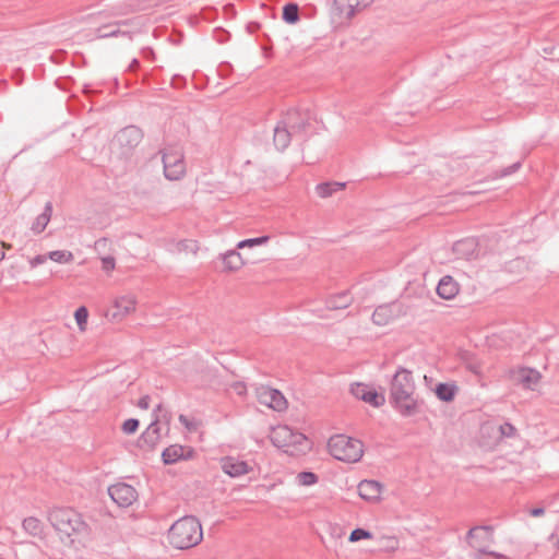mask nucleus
<instances>
[{
    "label": "nucleus",
    "mask_w": 559,
    "mask_h": 559,
    "mask_svg": "<svg viewBox=\"0 0 559 559\" xmlns=\"http://www.w3.org/2000/svg\"><path fill=\"white\" fill-rule=\"evenodd\" d=\"M415 381L409 370L399 368L390 384V403L403 416L411 417L419 412V401L415 397Z\"/></svg>",
    "instance_id": "obj_1"
},
{
    "label": "nucleus",
    "mask_w": 559,
    "mask_h": 559,
    "mask_svg": "<svg viewBox=\"0 0 559 559\" xmlns=\"http://www.w3.org/2000/svg\"><path fill=\"white\" fill-rule=\"evenodd\" d=\"M48 520L63 544L71 545L76 538L87 533V524L82 520L81 514L71 508L52 509Z\"/></svg>",
    "instance_id": "obj_2"
},
{
    "label": "nucleus",
    "mask_w": 559,
    "mask_h": 559,
    "mask_svg": "<svg viewBox=\"0 0 559 559\" xmlns=\"http://www.w3.org/2000/svg\"><path fill=\"white\" fill-rule=\"evenodd\" d=\"M330 454L342 462L356 463L362 454V442L345 435H335L329 439Z\"/></svg>",
    "instance_id": "obj_3"
},
{
    "label": "nucleus",
    "mask_w": 559,
    "mask_h": 559,
    "mask_svg": "<svg viewBox=\"0 0 559 559\" xmlns=\"http://www.w3.org/2000/svg\"><path fill=\"white\" fill-rule=\"evenodd\" d=\"M143 140V132L136 126H127L119 130L111 141V152L120 159H129Z\"/></svg>",
    "instance_id": "obj_4"
},
{
    "label": "nucleus",
    "mask_w": 559,
    "mask_h": 559,
    "mask_svg": "<svg viewBox=\"0 0 559 559\" xmlns=\"http://www.w3.org/2000/svg\"><path fill=\"white\" fill-rule=\"evenodd\" d=\"M203 532L200 521L193 515L177 520V549H189L201 543Z\"/></svg>",
    "instance_id": "obj_5"
},
{
    "label": "nucleus",
    "mask_w": 559,
    "mask_h": 559,
    "mask_svg": "<svg viewBox=\"0 0 559 559\" xmlns=\"http://www.w3.org/2000/svg\"><path fill=\"white\" fill-rule=\"evenodd\" d=\"M311 119L312 115L308 109L292 108L285 112L281 120L295 135V139L305 142L311 128Z\"/></svg>",
    "instance_id": "obj_6"
},
{
    "label": "nucleus",
    "mask_w": 559,
    "mask_h": 559,
    "mask_svg": "<svg viewBox=\"0 0 559 559\" xmlns=\"http://www.w3.org/2000/svg\"><path fill=\"white\" fill-rule=\"evenodd\" d=\"M170 414H168L162 404L154 409V420L150 424L140 437V442L153 445L160 438L162 433L170 431Z\"/></svg>",
    "instance_id": "obj_7"
},
{
    "label": "nucleus",
    "mask_w": 559,
    "mask_h": 559,
    "mask_svg": "<svg viewBox=\"0 0 559 559\" xmlns=\"http://www.w3.org/2000/svg\"><path fill=\"white\" fill-rule=\"evenodd\" d=\"M271 442L277 448L301 444L306 437L304 433L294 431L286 425H280L272 429L270 435Z\"/></svg>",
    "instance_id": "obj_8"
},
{
    "label": "nucleus",
    "mask_w": 559,
    "mask_h": 559,
    "mask_svg": "<svg viewBox=\"0 0 559 559\" xmlns=\"http://www.w3.org/2000/svg\"><path fill=\"white\" fill-rule=\"evenodd\" d=\"M108 495L120 508H128L138 499L135 488L127 483H117L109 486Z\"/></svg>",
    "instance_id": "obj_9"
},
{
    "label": "nucleus",
    "mask_w": 559,
    "mask_h": 559,
    "mask_svg": "<svg viewBox=\"0 0 559 559\" xmlns=\"http://www.w3.org/2000/svg\"><path fill=\"white\" fill-rule=\"evenodd\" d=\"M403 314H405L403 305L399 301H394L377 307L371 319L374 324L384 326Z\"/></svg>",
    "instance_id": "obj_10"
},
{
    "label": "nucleus",
    "mask_w": 559,
    "mask_h": 559,
    "mask_svg": "<svg viewBox=\"0 0 559 559\" xmlns=\"http://www.w3.org/2000/svg\"><path fill=\"white\" fill-rule=\"evenodd\" d=\"M257 396L261 404L276 411L283 412L287 408V401L281 391L270 386L257 389Z\"/></svg>",
    "instance_id": "obj_11"
},
{
    "label": "nucleus",
    "mask_w": 559,
    "mask_h": 559,
    "mask_svg": "<svg viewBox=\"0 0 559 559\" xmlns=\"http://www.w3.org/2000/svg\"><path fill=\"white\" fill-rule=\"evenodd\" d=\"M135 309V300L132 296H121L115 299L114 305L106 311V318L119 321Z\"/></svg>",
    "instance_id": "obj_12"
},
{
    "label": "nucleus",
    "mask_w": 559,
    "mask_h": 559,
    "mask_svg": "<svg viewBox=\"0 0 559 559\" xmlns=\"http://www.w3.org/2000/svg\"><path fill=\"white\" fill-rule=\"evenodd\" d=\"M350 393L358 400H361L374 407H380L384 404L385 397L383 394L378 393L369 385L364 383H355L350 386Z\"/></svg>",
    "instance_id": "obj_13"
},
{
    "label": "nucleus",
    "mask_w": 559,
    "mask_h": 559,
    "mask_svg": "<svg viewBox=\"0 0 559 559\" xmlns=\"http://www.w3.org/2000/svg\"><path fill=\"white\" fill-rule=\"evenodd\" d=\"M372 2L373 0H334V9L341 19L350 20Z\"/></svg>",
    "instance_id": "obj_14"
},
{
    "label": "nucleus",
    "mask_w": 559,
    "mask_h": 559,
    "mask_svg": "<svg viewBox=\"0 0 559 559\" xmlns=\"http://www.w3.org/2000/svg\"><path fill=\"white\" fill-rule=\"evenodd\" d=\"M511 378L516 384L522 385L524 389L534 390L539 383L542 374L536 369L523 367L513 370Z\"/></svg>",
    "instance_id": "obj_15"
},
{
    "label": "nucleus",
    "mask_w": 559,
    "mask_h": 559,
    "mask_svg": "<svg viewBox=\"0 0 559 559\" xmlns=\"http://www.w3.org/2000/svg\"><path fill=\"white\" fill-rule=\"evenodd\" d=\"M382 488V484L377 480L364 479L358 484V495L368 502H377L380 500Z\"/></svg>",
    "instance_id": "obj_16"
},
{
    "label": "nucleus",
    "mask_w": 559,
    "mask_h": 559,
    "mask_svg": "<svg viewBox=\"0 0 559 559\" xmlns=\"http://www.w3.org/2000/svg\"><path fill=\"white\" fill-rule=\"evenodd\" d=\"M221 467L223 472L229 475L230 477H239L245 474H248L251 471L247 462L240 461L233 456L223 457L221 460Z\"/></svg>",
    "instance_id": "obj_17"
},
{
    "label": "nucleus",
    "mask_w": 559,
    "mask_h": 559,
    "mask_svg": "<svg viewBox=\"0 0 559 559\" xmlns=\"http://www.w3.org/2000/svg\"><path fill=\"white\" fill-rule=\"evenodd\" d=\"M293 139H295V135L283 123V121L280 120L274 128L273 142L275 147L283 152L289 146Z\"/></svg>",
    "instance_id": "obj_18"
},
{
    "label": "nucleus",
    "mask_w": 559,
    "mask_h": 559,
    "mask_svg": "<svg viewBox=\"0 0 559 559\" xmlns=\"http://www.w3.org/2000/svg\"><path fill=\"white\" fill-rule=\"evenodd\" d=\"M129 24L128 20L119 21L116 23H110L103 25L95 31V36L97 38H109V37H118V36H128L130 37V33L128 31H122L120 27Z\"/></svg>",
    "instance_id": "obj_19"
},
{
    "label": "nucleus",
    "mask_w": 559,
    "mask_h": 559,
    "mask_svg": "<svg viewBox=\"0 0 559 559\" xmlns=\"http://www.w3.org/2000/svg\"><path fill=\"white\" fill-rule=\"evenodd\" d=\"M477 251V242L474 238H465L454 242L453 252L462 259L469 260L475 257Z\"/></svg>",
    "instance_id": "obj_20"
},
{
    "label": "nucleus",
    "mask_w": 559,
    "mask_h": 559,
    "mask_svg": "<svg viewBox=\"0 0 559 559\" xmlns=\"http://www.w3.org/2000/svg\"><path fill=\"white\" fill-rule=\"evenodd\" d=\"M459 293V284L450 275L443 276L437 286V294L442 299L450 300Z\"/></svg>",
    "instance_id": "obj_21"
},
{
    "label": "nucleus",
    "mask_w": 559,
    "mask_h": 559,
    "mask_svg": "<svg viewBox=\"0 0 559 559\" xmlns=\"http://www.w3.org/2000/svg\"><path fill=\"white\" fill-rule=\"evenodd\" d=\"M223 263L226 271H238L245 264L241 254L237 250H229L222 254Z\"/></svg>",
    "instance_id": "obj_22"
},
{
    "label": "nucleus",
    "mask_w": 559,
    "mask_h": 559,
    "mask_svg": "<svg viewBox=\"0 0 559 559\" xmlns=\"http://www.w3.org/2000/svg\"><path fill=\"white\" fill-rule=\"evenodd\" d=\"M24 532L33 537H41L44 533V524L35 516L25 518L22 522Z\"/></svg>",
    "instance_id": "obj_23"
},
{
    "label": "nucleus",
    "mask_w": 559,
    "mask_h": 559,
    "mask_svg": "<svg viewBox=\"0 0 559 559\" xmlns=\"http://www.w3.org/2000/svg\"><path fill=\"white\" fill-rule=\"evenodd\" d=\"M52 213V204L51 202H47L45 204L44 211L39 214L35 222L32 225V230L36 234L41 233L46 226L48 225Z\"/></svg>",
    "instance_id": "obj_24"
},
{
    "label": "nucleus",
    "mask_w": 559,
    "mask_h": 559,
    "mask_svg": "<svg viewBox=\"0 0 559 559\" xmlns=\"http://www.w3.org/2000/svg\"><path fill=\"white\" fill-rule=\"evenodd\" d=\"M435 392L440 401L451 402L455 397L457 386L454 383H439L437 384Z\"/></svg>",
    "instance_id": "obj_25"
},
{
    "label": "nucleus",
    "mask_w": 559,
    "mask_h": 559,
    "mask_svg": "<svg viewBox=\"0 0 559 559\" xmlns=\"http://www.w3.org/2000/svg\"><path fill=\"white\" fill-rule=\"evenodd\" d=\"M484 528H480V533H477L476 536V547L479 551V548H486L489 544L493 542V527L491 525H481Z\"/></svg>",
    "instance_id": "obj_26"
},
{
    "label": "nucleus",
    "mask_w": 559,
    "mask_h": 559,
    "mask_svg": "<svg viewBox=\"0 0 559 559\" xmlns=\"http://www.w3.org/2000/svg\"><path fill=\"white\" fill-rule=\"evenodd\" d=\"M344 188H345V182L331 181V182H322V183L317 185L316 191L319 197L329 198L334 192L340 191Z\"/></svg>",
    "instance_id": "obj_27"
},
{
    "label": "nucleus",
    "mask_w": 559,
    "mask_h": 559,
    "mask_svg": "<svg viewBox=\"0 0 559 559\" xmlns=\"http://www.w3.org/2000/svg\"><path fill=\"white\" fill-rule=\"evenodd\" d=\"M352 302V298L347 293H341L338 295L332 296L328 300V307L330 309H345Z\"/></svg>",
    "instance_id": "obj_28"
},
{
    "label": "nucleus",
    "mask_w": 559,
    "mask_h": 559,
    "mask_svg": "<svg viewBox=\"0 0 559 559\" xmlns=\"http://www.w3.org/2000/svg\"><path fill=\"white\" fill-rule=\"evenodd\" d=\"M299 7L296 3H287L283 8V20L288 24H295L299 21Z\"/></svg>",
    "instance_id": "obj_29"
},
{
    "label": "nucleus",
    "mask_w": 559,
    "mask_h": 559,
    "mask_svg": "<svg viewBox=\"0 0 559 559\" xmlns=\"http://www.w3.org/2000/svg\"><path fill=\"white\" fill-rule=\"evenodd\" d=\"M178 419L185 426L186 430L190 433L199 432L202 425L201 420L194 417H188L182 414L178 416Z\"/></svg>",
    "instance_id": "obj_30"
},
{
    "label": "nucleus",
    "mask_w": 559,
    "mask_h": 559,
    "mask_svg": "<svg viewBox=\"0 0 559 559\" xmlns=\"http://www.w3.org/2000/svg\"><path fill=\"white\" fill-rule=\"evenodd\" d=\"M48 259L58 263H69L73 260V254L67 250H55L48 253Z\"/></svg>",
    "instance_id": "obj_31"
},
{
    "label": "nucleus",
    "mask_w": 559,
    "mask_h": 559,
    "mask_svg": "<svg viewBox=\"0 0 559 559\" xmlns=\"http://www.w3.org/2000/svg\"><path fill=\"white\" fill-rule=\"evenodd\" d=\"M297 481L302 486H311L318 483V476L312 472H300L297 474Z\"/></svg>",
    "instance_id": "obj_32"
},
{
    "label": "nucleus",
    "mask_w": 559,
    "mask_h": 559,
    "mask_svg": "<svg viewBox=\"0 0 559 559\" xmlns=\"http://www.w3.org/2000/svg\"><path fill=\"white\" fill-rule=\"evenodd\" d=\"M74 318H75V321H76L80 330L84 331L85 325L87 323V318H88V311H87L86 307H84V306L79 307L74 312Z\"/></svg>",
    "instance_id": "obj_33"
},
{
    "label": "nucleus",
    "mask_w": 559,
    "mask_h": 559,
    "mask_svg": "<svg viewBox=\"0 0 559 559\" xmlns=\"http://www.w3.org/2000/svg\"><path fill=\"white\" fill-rule=\"evenodd\" d=\"M269 239H270L269 236H261V237H257V238L245 239V240H241L238 242L237 248L242 249L245 247H253V246L264 245L269 241Z\"/></svg>",
    "instance_id": "obj_34"
},
{
    "label": "nucleus",
    "mask_w": 559,
    "mask_h": 559,
    "mask_svg": "<svg viewBox=\"0 0 559 559\" xmlns=\"http://www.w3.org/2000/svg\"><path fill=\"white\" fill-rule=\"evenodd\" d=\"M372 538V534L371 532L365 530V528H355L352 531L349 537H348V540L350 543H356V542H359L361 539H370Z\"/></svg>",
    "instance_id": "obj_35"
},
{
    "label": "nucleus",
    "mask_w": 559,
    "mask_h": 559,
    "mask_svg": "<svg viewBox=\"0 0 559 559\" xmlns=\"http://www.w3.org/2000/svg\"><path fill=\"white\" fill-rule=\"evenodd\" d=\"M194 455L195 451L193 448L177 444V462L180 460H192Z\"/></svg>",
    "instance_id": "obj_36"
},
{
    "label": "nucleus",
    "mask_w": 559,
    "mask_h": 559,
    "mask_svg": "<svg viewBox=\"0 0 559 559\" xmlns=\"http://www.w3.org/2000/svg\"><path fill=\"white\" fill-rule=\"evenodd\" d=\"M140 421L136 418H129L122 424V431L126 435L134 433L139 428Z\"/></svg>",
    "instance_id": "obj_37"
},
{
    "label": "nucleus",
    "mask_w": 559,
    "mask_h": 559,
    "mask_svg": "<svg viewBox=\"0 0 559 559\" xmlns=\"http://www.w3.org/2000/svg\"><path fill=\"white\" fill-rule=\"evenodd\" d=\"M162 162L164 164L165 177L168 180L174 181L175 180V165H171L167 162V155L165 153H163V155H162Z\"/></svg>",
    "instance_id": "obj_38"
},
{
    "label": "nucleus",
    "mask_w": 559,
    "mask_h": 559,
    "mask_svg": "<svg viewBox=\"0 0 559 559\" xmlns=\"http://www.w3.org/2000/svg\"><path fill=\"white\" fill-rule=\"evenodd\" d=\"M499 431L501 436L506 438H513L516 436V428L510 423L500 425Z\"/></svg>",
    "instance_id": "obj_39"
},
{
    "label": "nucleus",
    "mask_w": 559,
    "mask_h": 559,
    "mask_svg": "<svg viewBox=\"0 0 559 559\" xmlns=\"http://www.w3.org/2000/svg\"><path fill=\"white\" fill-rule=\"evenodd\" d=\"M480 528H484V527H483V526H480V525L474 526V527H472V528L467 532V534H466V536H465L466 543H467L472 548L476 547V543H475V540H476L477 533H480Z\"/></svg>",
    "instance_id": "obj_40"
},
{
    "label": "nucleus",
    "mask_w": 559,
    "mask_h": 559,
    "mask_svg": "<svg viewBox=\"0 0 559 559\" xmlns=\"http://www.w3.org/2000/svg\"><path fill=\"white\" fill-rule=\"evenodd\" d=\"M162 459L165 464L175 463V445H169L162 453Z\"/></svg>",
    "instance_id": "obj_41"
},
{
    "label": "nucleus",
    "mask_w": 559,
    "mask_h": 559,
    "mask_svg": "<svg viewBox=\"0 0 559 559\" xmlns=\"http://www.w3.org/2000/svg\"><path fill=\"white\" fill-rule=\"evenodd\" d=\"M132 11H133V7L131 4H123V5L115 7L112 9L110 15L118 16V15L127 14Z\"/></svg>",
    "instance_id": "obj_42"
},
{
    "label": "nucleus",
    "mask_w": 559,
    "mask_h": 559,
    "mask_svg": "<svg viewBox=\"0 0 559 559\" xmlns=\"http://www.w3.org/2000/svg\"><path fill=\"white\" fill-rule=\"evenodd\" d=\"M102 266L106 272L112 271L116 266L115 258L110 255L102 258Z\"/></svg>",
    "instance_id": "obj_43"
},
{
    "label": "nucleus",
    "mask_w": 559,
    "mask_h": 559,
    "mask_svg": "<svg viewBox=\"0 0 559 559\" xmlns=\"http://www.w3.org/2000/svg\"><path fill=\"white\" fill-rule=\"evenodd\" d=\"M521 165H522L521 162H516V163L512 164L511 166L503 168L500 171L499 177H506V176L512 175L513 173H515L520 169Z\"/></svg>",
    "instance_id": "obj_44"
},
{
    "label": "nucleus",
    "mask_w": 559,
    "mask_h": 559,
    "mask_svg": "<svg viewBox=\"0 0 559 559\" xmlns=\"http://www.w3.org/2000/svg\"><path fill=\"white\" fill-rule=\"evenodd\" d=\"M48 259V255H45V254H38L36 257H34L31 261H29V264H31V267L34 269V267H37L38 265L45 263Z\"/></svg>",
    "instance_id": "obj_45"
},
{
    "label": "nucleus",
    "mask_w": 559,
    "mask_h": 559,
    "mask_svg": "<svg viewBox=\"0 0 559 559\" xmlns=\"http://www.w3.org/2000/svg\"><path fill=\"white\" fill-rule=\"evenodd\" d=\"M150 396L144 395L138 401V406L142 409H147L150 407Z\"/></svg>",
    "instance_id": "obj_46"
},
{
    "label": "nucleus",
    "mask_w": 559,
    "mask_h": 559,
    "mask_svg": "<svg viewBox=\"0 0 559 559\" xmlns=\"http://www.w3.org/2000/svg\"><path fill=\"white\" fill-rule=\"evenodd\" d=\"M186 174L185 167L180 159H177V176L176 179L179 180Z\"/></svg>",
    "instance_id": "obj_47"
},
{
    "label": "nucleus",
    "mask_w": 559,
    "mask_h": 559,
    "mask_svg": "<svg viewBox=\"0 0 559 559\" xmlns=\"http://www.w3.org/2000/svg\"><path fill=\"white\" fill-rule=\"evenodd\" d=\"M107 245V239L106 238H100L98 240L95 241V250L97 251H102Z\"/></svg>",
    "instance_id": "obj_48"
},
{
    "label": "nucleus",
    "mask_w": 559,
    "mask_h": 559,
    "mask_svg": "<svg viewBox=\"0 0 559 559\" xmlns=\"http://www.w3.org/2000/svg\"><path fill=\"white\" fill-rule=\"evenodd\" d=\"M544 513H545V509L544 508H533L530 511V514L532 516H535V518L542 516Z\"/></svg>",
    "instance_id": "obj_49"
},
{
    "label": "nucleus",
    "mask_w": 559,
    "mask_h": 559,
    "mask_svg": "<svg viewBox=\"0 0 559 559\" xmlns=\"http://www.w3.org/2000/svg\"><path fill=\"white\" fill-rule=\"evenodd\" d=\"M142 56L146 59H152L154 57V51L151 48L145 47L142 49Z\"/></svg>",
    "instance_id": "obj_50"
},
{
    "label": "nucleus",
    "mask_w": 559,
    "mask_h": 559,
    "mask_svg": "<svg viewBox=\"0 0 559 559\" xmlns=\"http://www.w3.org/2000/svg\"><path fill=\"white\" fill-rule=\"evenodd\" d=\"M234 389L236 390V392H237L238 394H242V393H245V392H246V386H245V384H243L242 382H236V383L234 384Z\"/></svg>",
    "instance_id": "obj_51"
},
{
    "label": "nucleus",
    "mask_w": 559,
    "mask_h": 559,
    "mask_svg": "<svg viewBox=\"0 0 559 559\" xmlns=\"http://www.w3.org/2000/svg\"><path fill=\"white\" fill-rule=\"evenodd\" d=\"M217 34H221L222 36H217V40L219 43H224L226 40V37L228 36V34H226L224 31H216Z\"/></svg>",
    "instance_id": "obj_52"
},
{
    "label": "nucleus",
    "mask_w": 559,
    "mask_h": 559,
    "mask_svg": "<svg viewBox=\"0 0 559 559\" xmlns=\"http://www.w3.org/2000/svg\"><path fill=\"white\" fill-rule=\"evenodd\" d=\"M138 67H139V60H138V59H133V60L131 61V63L129 64V68H128V69H129L130 71H134L135 69H138Z\"/></svg>",
    "instance_id": "obj_53"
},
{
    "label": "nucleus",
    "mask_w": 559,
    "mask_h": 559,
    "mask_svg": "<svg viewBox=\"0 0 559 559\" xmlns=\"http://www.w3.org/2000/svg\"><path fill=\"white\" fill-rule=\"evenodd\" d=\"M189 246L187 241L177 242V250L187 249Z\"/></svg>",
    "instance_id": "obj_54"
},
{
    "label": "nucleus",
    "mask_w": 559,
    "mask_h": 559,
    "mask_svg": "<svg viewBox=\"0 0 559 559\" xmlns=\"http://www.w3.org/2000/svg\"><path fill=\"white\" fill-rule=\"evenodd\" d=\"M549 540L552 542V543H558L559 542L558 536L555 533H552L549 536Z\"/></svg>",
    "instance_id": "obj_55"
},
{
    "label": "nucleus",
    "mask_w": 559,
    "mask_h": 559,
    "mask_svg": "<svg viewBox=\"0 0 559 559\" xmlns=\"http://www.w3.org/2000/svg\"><path fill=\"white\" fill-rule=\"evenodd\" d=\"M174 531H177V527H175V522L170 524V526L168 528V535L170 536Z\"/></svg>",
    "instance_id": "obj_56"
},
{
    "label": "nucleus",
    "mask_w": 559,
    "mask_h": 559,
    "mask_svg": "<svg viewBox=\"0 0 559 559\" xmlns=\"http://www.w3.org/2000/svg\"><path fill=\"white\" fill-rule=\"evenodd\" d=\"M174 531H177V527H175V522L170 524V526L168 528V535L170 536Z\"/></svg>",
    "instance_id": "obj_57"
},
{
    "label": "nucleus",
    "mask_w": 559,
    "mask_h": 559,
    "mask_svg": "<svg viewBox=\"0 0 559 559\" xmlns=\"http://www.w3.org/2000/svg\"><path fill=\"white\" fill-rule=\"evenodd\" d=\"M176 80H177V88H178L180 86V83L185 82V79L181 78L179 74H177Z\"/></svg>",
    "instance_id": "obj_58"
},
{
    "label": "nucleus",
    "mask_w": 559,
    "mask_h": 559,
    "mask_svg": "<svg viewBox=\"0 0 559 559\" xmlns=\"http://www.w3.org/2000/svg\"><path fill=\"white\" fill-rule=\"evenodd\" d=\"M5 258V253L2 249H0V262H2Z\"/></svg>",
    "instance_id": "obj_59"
},
{
    "label": "nucleus",
    "mask_w": 559,
    "mask_h": 559,
    "mask_svg": "<svg viewBox=\"0 0 559 559\" xmlns=\"http://www.w3.org/2000/svg\"><path fill=\"white\" fill-rule=\"evenodd\" d=\"M170 86H175V74L170 78Z\"/></svg>",
    "instance_id": "obj_60"
},
{
    "label": "nucleus",
    "mask_w": 559,
    "mask_h": 559,
    "mask_svg": "<svg viewBox=\"0 0 559 559\" xmlns=\"http://www.w3.org/2000/svg\"><path fill=\"white\" fill-rule=\"evenodd\" d=\"M179 37H181V34L177 31V39H176L177 45L179 44Z\"/></svg>",
    "instance_id": "obj_61"
},
{
    "label": "nucleus",
    "mask_w": 559,
    "mask_h": 559,
    "mask_svg": "<svg viewBox=\"0 0 559 559\" xmlns=\"http://www.w3.org/2000/svg\"><path fill=\"white\" fill-rule=\"evenodd\" d=\"M202 368H203V362L200 361V366L198 367V370H202Z\"/></svg>",
    "instance_id": "obj_62"
}]
</instances>
